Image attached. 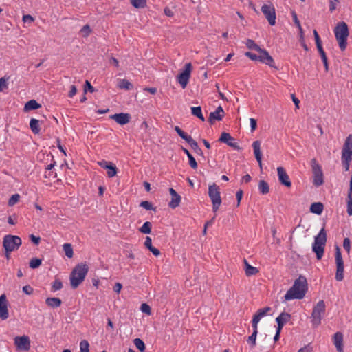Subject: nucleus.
Wrapping results in <instances>:
<instances>
[{"label":"nucleus","mask_w":352,"mask_h":352,"mask_svg":"<svg viewBox=\"0 0 352 352\" xmlns=\"http://www.w3.org/2000/svg\"><path fill=\"white\" fill-rule=\"evenodd\" d=\"M46 305L51 308H57L59 307L62 301L60 298L56 297L47 298L45 300Z\"/></svg>","instance_id":"obj_26"},{"label":"nucleus","mask_w":352,"mask_h":352,"mask_svg":"<svg viewBox=\"0 0 352 352\" xmlns=\"http://www.w3.org/2000/svg\"><path fill=\"white\" fill-rule=\"evenodd\" d=\"M42 263V260L40 258H32L30 261V267L32 269L38 267Z\"/></svg>","instance_id":"obj_45"},{"label":"nucleus","mask_w":352,"mask_h":352,"mask_svg":"<svg viewBox=\"0 0 352 352\" xmlns=\"http://www.w3.org/2000/svg\"><path fill=\"white\" fill-rule=\"evenodd\" d=\"M140 309L143 313L146 314L147 315H150L151 314L150 306L146 303L142 304Z\"/></svg>","instance_id":"obj_51"},{"label":"nucleus","mask_w":352,"mask_h":352,"mask_svg":"<svg viewBox=\"0 0 352 352\" xmlns=\"http://www.w3.org/2000/svg\"><path fill=\"white\" fill-rule=\"evenodd\" d=\"M34 19L30 14H26L23 16V21L24 23H32Z\"/></svg>","instance_id":"obj_61"},{"label":"nucleus","mask_w":352,"mask_h":352,"mask_svg":"<svg viewBox=\"0 0 352 352\" xmlns=\"http://www.w3.org/2000/svg\"><path fill=\"white\" fill-rule=\"evenodd\" d=\"M220 142L226 143L228 146L239 149V146L237 143L234 142V139L228 133H222L219 140Z\"/></svg>","instance_id":"obj_20"},{"label":"nucleus","mask_w":352,"mask_h":352,"mask_svg":"<svg viewBox=\"0 0 352 352\" xmlns=\"http://www.w3.org/2000/svg\"><path fill=\"white\" fill-rule=\"evenodd\" d=\"M41 105L38 104L36 100H31L26 102L24 107V110L25 111H31V110H35L38 108H40Z\"/></svg>","instance_id":"obj_29"},{"label":"nucleus","mask_w":352,"mask_h":352,"mask_svg":"<svg viewBox=\"0 0 352 352\" xmlns=\"http://www.w3.org/2000/svg\"><path fill=\"white\" fill-rule=\"evenodd\" d=\"M63 247V250L65 252V255L68 258H72L74 254L73 248L72 247V245L70 243H65Z\"/></svg>","instance_id":"obj_39"},{"label":"nucleus","mask_w":352,"mask_h":352,"mask_svg":"<svg viewBox=\"0 0 352 352\" xmlns=\"http://www.w3.org/2000/svg\"><path fill=\"white\" fill-rule=\"evenodd\" d=\"M140 206L147 210H153L151 203L148 201H142Z\"/></svg>","instance_id":"obj_52"},{"label":"nucleus","mask_w":352,"mask_h":352,"mask_svg":"<svg viewBox=\"0 0 352 352\" xmlns=\"http://www.w3.org/2000/svg\"><path fill=\"white\" fill-rule=\"evenodd\" d=\"M257 333H252L248 338V342L250 345L251 348H254L256 344Z\"/></svg>","instance_id":"obj_46"},{"label":"nucleus","mask_w":352,"mask_h":352,"mask_svg":"<svg viewBox=\"0 0 352 352\" xmlns=\"http://www.w3.org/2000/svg\"><path fill=\"white\" fill-rule=\"evenodd\" d=\"M131 3L135 8H144L146 6V0H131Z\"/></svg>","instance_id":"obj_36"},{"label":"nucleus","mask_w":352,"mask_h":352,"mask_svg":"<svg viewBox=\"0 0 352 352\" xmlns=\"http://www.w3.org/2000/svg\"><path fill=\"white\" fill-rule=\"evenodd\" d=\"M261 12L265 15L270 25H274L276 24V10L272 3L264 4L261 7Z\"/></svg>","instance_id":"obj_10"},{"label":"nucleus","mask_w":352,"mask_h":352,"mask_svg":"<svg viewBox=\"0 0 352 352\" xmlns=\"http://www.w3.org/2000/svg\"><path fill=\"white\" fill-rule=\"evenodd\" d=\"M250 123L251 131L253 132L256 130V129L257 127L256 120L251 118H250Z\"/></svg>","instance_id":"obj_56"},{"label":"nucleus","mask_w":352,"mask_h":352,"mask_svg":"<svg viewBox=\"0 0 352 352\" xmlns=\"http://www.w3.org/2000/svg\"><path fill=\"white\" fill-rule=\"evenodd\" d=\"M30 127L34 134L40 133L39 121L35 118H32L30 122Z\"/></svg>","instance_id":"obj_32"},{"label":"nucleus","mask_w":352,"mask_h":352,"mask_svg":"<svg viewBox=\"0 0 352 352\" xmlns=\"http://www.w3.org/2000/svg\"><path fill=\"white\" fill-rule=\"evenodd\" d=\"M191 71L192 65L190 63H188L185 65L184 70L182 71L177 76V81L183 89H184L188 83Z\"/></svg>","instance_id":"obj_11"},{"label":"nucleus","mask_w":352,"mask_h":352,"mask_svg":"<svg viewBox=\"0 0 352 352\" xmlns=\"http://www.w3.org/2000/svg\"><path fill=\"white\" fill-rule=\"evenodd\" d=\"M334 34L340 49L344 51L346 47V41L349 34L347 24L344 21L339 22L334 28Z\"/></svg>","instance_id":"obj_4"},{"label":"nucleus","mask_w":352,"mask_h":352,"mask_svg":"<svg viewBox=\"0 0 352 352\" xmlns=\"http://www.w3.org/2000/svg\"><path fill=\"white\" fill-rule=\"evenodd\" d=\"M118 87L120 89L129 90L132 89V84L126 79H120L118 84Z\"/></svg>","instance_id":"obj_33"},{"label":"nucleus","mask_w":352,"mask_h":352,"mask_svg":"<svg viewBox=\"0 0 352 352\" xmlns=\"http://www.w3.org/2000/svg\"><path fill=\"white\" fill-rule=\"evenodd\" d=\"M346 205H347V214L349 216H352V193H349L347 195L346 198Z\"/></svg>","instance_id":"obj_40"},{"label":"nucleus","mask_w":352,"mask_h":352,"mask_svg":"<svg viewBox=\"0 0 352 352\" xmlns=\"http://www.w3.org/2000/svg\"><path fill=\"white\" fill-rule=\"evenodd\" d=\"M326 305L324 300H319L314 307L311 316V322L314 327H318L321 323V320L324 315Z\"/></svg>","instance_id":"obj_6"},{"label":"nucleus","mask_w":352,"mask_h":352,"mask_svg":"<svg viewBox=\"0 0 352 352\" xmlns=\"http://www.w3.org/2000/svg\"><path fill=\"white\" fill-rule=\"evenodd\" d=\"M245 56L248 57L250 59H251L252 60H258V55H256L254 53H252L250 52H246L245 53Z\"/></svg>","instance_id":"obj_58"},{"label":"nucleus","mask_w":352,"mask_h":352,"mask_svg":"<svg viewBox=\"0 0 352 352\" xmlns=\"http://www.w3.org/2000/svg\"><path fill=\"white\" fill-rule=\"evenodd\" d=\"M191 113L193 116L199 118L201 121H204L205 118L202 114L201 108L200 107H191Z\"/></svg>","instance_id":"obj_35"},{"label":"nucleus","mask_w":352,"mask_h":352,"mask_svg":"<svg viewBox=\"0 0 352 352\" xmlns=\"http://www.w3.org/2000/svg\"><path fill=\"white\" fill-rule=\"evenodd\" d=\"M270 311H271V307H265L264 308L259 309L256 311V313L254 314L253 318L255 319H257V320L260 321L261 319L263 317L265 316Z\"/></svg>","instance_id":"obj_28"},{"label":"nucleus","mask_w":352,"mask_h":352,"mask_svg":"<svg viewBox=\"0 0 352 352\" xmlns=\"http://www.w3.org/2000/svg\"><path fill=\"white\" fill-rule=\"evenodd\" d=\"M20 200V195L19 194L12 195L8 200V206H13L17 204Z\"/></svg>","instance_id":"obj_43"},{"label":"nucleus","mask_w":352,"mask_h":352,"mask_svg":"<svg viewBox=\"0 0 352 352\" xmlns=\"http://www.w3.org/2000/svg\"><path fill=\"white\" fill-rule=\"evenodd\" d=\"M144 245L148 248L155 256L160 254V251L152 245V239L149 236H146L144 242Z\"/></svg>","instance_id":"obj_27"},{"label":"nucleus","mask_w":352,"mask_h":352,"mask_svg":"<svg viewBox=\"0 0 352 352\" xmlns=\"http://www.w3.org/2000/svg\"><path fill=\"white\" fill-rule=\"evenodd\" d=\"M311 166L314 175L313 184L316 186H320L324 183L322 167L316 159L311 160Z\"/></svg>","instance_id":"obj_9"},{"label":"nucleus","mask_w":352,"mask_h":352,"mask_svg":"<svg viewBox=\"0 0 352 352\" xmlns=\"http://www.w3.org/2000/svg\"><path fill=\"white\" fill-rule=\"evenodd\" d=\"M310 211L316 214H320L323 211V205L320 202L314 203L311 205Z\"/></svg>","instance_id":"obj_31"},{"label":"nucleus","mask_w":352,"mask_h":352,"mask_svg":"<svg viewBox=\"0 0 352 352\" xmlns=\"http://www.w3.org/2000/svg\"><path fill=\"white\" fill-rule=\"evenodd\" d=\"M105 169L107 170V173L109 177H113L117 174V168L112 163H110L109 166H105Z\"/></svg>","instance_id":"obj_37"},{"label":"nucleus","mask_w":352,"mask_h":352,"mask_svg":"<svg viewBox=\"0 0 352 352\" xmlns=\"http://www.w3.org/2000/svg\"><path fill=\"white\" fill-rule=\"evenodd\" d=\"M225 112L221 106H219L217 109L211 112L209 116L208 121L210 124H213L214 121L217 120L220 121L224 117Z\"/></svg>","instance_id":"obj_19"},{"label":"nucleus","mask_w":352,"mask_h":352,"mask_svg":"<svg viewBox=\"0 0 352 352\" xmlns=\"http://www.w3.org/2000/svg\"><path fill=\"white\" fill-rule=\"evenodd\" d=\"M169 192L171 195V201L168 204V206L171 208H175L179 206L181 202V196L172 188L169 189Z\"/></svg>","instance_id":"obj_21"},{"label":"nucleus","mask_w":352,"mask_h":352,"mask_svg":"<svg viewBox=\"0 0 352 352\" xmlns=\"http://www.w3.org/2000/svg\"><path fill=\"white\" fill-rule=\"evenodd\" d=\"M341 157L352 158V134L349 135L345 140Z\"/></svg>","instance_id":"obj_16"},{"label":"nucleus","mask_w":352,"mask_h":352,"mask_svg":"<svg viewBox=\"0 0 352 352\" xmlns=\"http://www.w3.org/2000/svg\"><path fill=\"white\" fill-rule=\"evenodd\" d=\"M33 291L34 289L30 285H25L23 287V292L28 295L32 294Z\"/></svg>","instance_id":"obj_57"},{"label":"nucleus","mask_w":352,"mask_h":352,"mask_svg":"<svg viewBox=\"0 0 352 352\" xmlns=\"http://www.w3.org/2000/svg\"><path fill=\"white\" fill-rule=\"evenodd\" d=\"M341 160L345 171H348L349 170L350 163L352 160V158L341 157Z\"/></svg>","instance_id":"obj_48"},{"label":"nucleus","mask_w":352,"mask_h":352,"mask_svg":"<svg viewBox=\"0 0 352 352\" xmlns=\"http://www.w3.org/2000/svg\"><path fill=\"white\" fill-rule=\"evenodd\" d=\"M290 314L288 313L283 312L276 318V321L278 323V328L282 329L284 324L290 319Z\"/></svg>","instance_id":"obj_25"},{"label":"nucleus","mask_w":352,"mask_h":352,"mask_svg":"<svg viewBox=\"0 0 352 352\" xmlns=\"http://www.w3.org/2000/svg\"><path fill=\"white\" fill-rule=\"evenodd\" d=\"M152 225L151 222L146 221L142 226L139 229L140 232L143 234H150L151 232Z\"/></svg>","instance_id":"obj_38"},{"label":"nucleus","mask_w":352,"mask_h":352,"mask_svg":"<svg viewBox=\"0 0 352 352\" xmlns=\"http://www.w3.org/2000/svg\"><path fill=\"white\" fill-rule=\"evenodd\" d=\"M277 174L278 180L281 184L287 188H290L292 186V182L283 167L279 166L277 168Z\"/></svg>","instance_id":"obj_15"},{"label":"nucleus","mask_w":352,"mask_h":352,"mask_svg":"<svg viewBox=\"0 0 352 352\" xmlns=\"http://www.w3.org/2000/svg\"><path fill=\"white\" fill-rule=\"evenodd\" d=\"M257 52L259 54L258 55V61L265 63L271 67L276 68L273 58L270 55L266 50L260 48V50H258Z\"/></svg>","instance_id":"obj_13"},{"label":"nucleus","mask_w":352,"mask_h":352,"mask_svg":"<svg viewBox=\"0 0 352 352\" xmlns=\"http://www.w3.org/2000/svg\"><path fill=\"white\" fill-rule=\"evenodd\" d=\"M8 78L2 77L0 78V91H3V89H7L8 86Z\"/></svg>","instance_id":"obj_50"},{"label":"nucleus","mask_w":352,"mask_h":352,"mask_svg":"<svg viewBox=\"0 0 352 352\" xmlns=\"http://www.w3.org/2000/svg\"><path fill=\"white\" fill-rule=\"evenodd\" d=\"M174 129L181 138L190 144V146L194 151L198 149L199 146L197 142L195 140H194L190 135H188V134L184 133L178 126H175Z\"/></svg>","instance_id":"obj_14"},{"label":"nucleus","mask_w":352,"mask_h":352,"mask_svg":"<svg viewBox=\"0 0 352 352\" xmlns=\"http://www.w3.org/2000/svg\"><path fill=\"white\" fill-rule=\"evenodd\" d=\"M22 241L19 236L15 235H6L3 239V246L6 252V257H9V253L17 250Z\"/></svg>","instance_id":"obj_5"},{"label":"nucleus","mask_w":352,"mask_h":352,"mask_svg":"<svg viewBox=\"0 0 352 352\" xmlns=\"http://www.w3.org/2000/svg\"><path fill=\"white\" fill-rule=\"evenodd\" d=\"M89 344L87 340H83L80 342V352H89Z\"/></svg>","instance_id":"obj_47"},{"label":"nucleus","mask_w":352,"mask_h":352,"mask_svg":"<svg viewBox=\"0 0 352 352\" xmlns=\"http://www.w3.org/2000/svg\"><path fill=\"white\" fill-rule=\"evenodd\" d=\"M343 248L345 249L346 251L348 252L350 251L351 248V241L349 238H345L343 241Z\"/></svg>","instance_id":"obj_54"},{"label":"nucleus","mask_w":352,"mask_h":352,"mask_svg":"<svg viewBox=\"0 0 352 352\" xmlns=\"http://www.w3.org/2000/svg\"><path fill=\"white\" fill-rule=\"evenodd\" d=\"M110 118L120 125L129 123L131 120L130 114L124 113H116L111 116Z\"/></svg>","instance_id":"obj_18"},{"label":"nucleus","mask_w":352,"mask_h":352,"mask_svg":"<svg viewBox=\"0 0 352 352\" xmlns=\"http://www.w3.org/2000/svg\"><path fill=\"white\" fill-rule=\"evenodd\" d=\"M30 239L32 242L36 245H38L41 241V238L39 236H36L34 234L30 235Z\"/></svg>","instance_id":"obj_64"},{"label":"nucleus","mask_w":352,"mask_h":352,"mask_svg":"<svg viewBox=\"0 0 352 352\" xmlns=\"http://www.w3.org/2000/svg\"><path fill=\"white\" fill-rule=\"evenodd\" d=\"M335 262L336 265L335 278L337 281L340 282L344 279V261L340 249L338 246L336 247Z\"/></svg>","instance_id":"obj_8"},{"label":"nucleus","mask_w":352,"mask_h":352,"mask_svg":"<svg viewBox=\"0 0 352 352\" xmlns=\"http://www.w3.org/2000/svg\"><path fill=\"white\" fill-rule=\"evenodd\" d=\"M14 344L19 351H28L30 349V340L28 336L15 337Z\"/></svg>","instance_id":"obj_12"},{"label":"nucleus","mask_w":352,"mask_h":352,"mask_svg":"<svg viewBox=\"0 0 352 352\" xmlns=\"http://www.w3.org/2000/svg\"><path fill=\"white\" fill-rule=\"evenodd\" d=\"M248 48L255 51L260 50V47L252 39H248L245 42Z\"/></svg>","instance_id":"obj_41"},{"label":"nucleus","mask_w":352,"mask_h":352,"mask_svg":"<svg viewBox=\"0 0 352 352\" xmlns=\"http://www.w3.org/2000/svg\"><path fill=\"white\" fill-rule=\"evenodd\" d=\"M244 263V270L247 276H251L258 273L259 270L257 267L252 266L248 261L245 258Z\"/></svg>","instance_id":"obj_24"},{"label":"nucleus","mask_w":352,"mask_h":352,"mask_svg":"<svg viewBox=\"0 0 352 352\" xmlns=\"http://www.w3.org/2000/svg\"><path fill=\"white\" fill-rule=\"evenodd\" d=\"M333 342L338 352H344L343 349V334L341 332H336L333 337Z\"/></svg>","instance_id":"obj_22"},{"label":"nucleus","mask_w":352,"mask_h":352,"mask_svg":"<svg viewBox=\"0 0 352 352\" xmlns=\"http://www.w3.org/2000/svg\"><path fill=\"white\" fill-rule=\"evenodd\" d=\"M89 267L86 263L77 265L72 270L70 275L71 286L75 289L85 280L88 272Z\"/></svg>","instance_id":"obj_2"},{"label":"nucleus","mask_w":352,"mask_h":352,"mask_svg":"<svg viewBox=\"0 0 352 352\" xmlns=\"http://www.w3.org/2000/svg\"><path fill=\"white\" fill-rule=\"evenodd\" d=\"M258 190L263 195L267 194L270 191L268 184L264 180L260 181L258 184Z\"/></svg>","instance_id":"obj_34"},{"label":"nucleus","mask_w":352,"mask_h":352,"mask_svg":"<svg viewBox=\"0 0 352 352\" xmlns=\"http://www.w3.org/2000/svg\"><path fill=\"white\" fill-rule=\"evenodd\" d=\"M252 148L254 150V154L255 156V158L258 163L259 164V166L261 167L262 166V153L261 151V142L258 140L254 141L252 143Z\"/></svg>","instance_id":"obj_23"},{"label":"nucleus","mask_w":352,"mask_h":352,"mask_svg":"<svg viewBox=\"0 0 352 352\" xmlns=\"http://www.w3.org/2000/svg\"><path fill=\"white\" fill-rule=\"evenodd\" d=\"M76 92H77L76 87L75 85H72L70 87V91L68 93V96L69 98H73L76 94Z\"/></svg>","instance_id":"obj_60"},{"label":"nucleus","mask_w":352,"mask_h":352,"mask_svg":"<svg viewBox=\"0 0 352 352\" xmlns=\"http://www.w3.org/2000/svg\"><path fill=\"white\" fill-rule=\"evenodd\" d=\"M307 290V283L305 277L300 276L295 281L293 286L285 295L286 300L293 299H302L305 297Z\"/></svg>","instance_id":"obj_1"},{"label":"nucleus","mask_w":352,"mask_h":352,"mask_svg":"<svg viewBox=\"0 0 352 352\" xmlns=\"http://www.w3.org/2000/svg\"><path fill=\"white\" fill-rule=\"evenodd\" d=\"M164 13L165 14V15H166L167 16H174V12L168 7H166L164 9Z\"/></svg>","instance_id":"obj_62"},{"label":"nucleus","mask_w":352,"mask_h":352,"mask_svg":"<svg viewBox=\"0 0 352 352\" xmlns=\"http://www.w3.org/2000/svg\"><path fill=\"white\" fill-rule=\"evenodd\" d=\"M243 191L242 190H239L236 192V199H237V206H239L240 205V202L241 201V199L243 197Z\"/></svg>","instance_id":"obj_63"},{"label":"nucleus","mask_w":352,"mask_h":352,"mask_svg":"<svg viewBox=\"0 0 352 352\" xmlns=\"http://www.w3.org/2000/svg\"><path fill=\"white\" fill-rule=\"evenodd\" d=\"M182 151L187 155L189 161V165L193 169L197 168V163L195 159V157L190 154L189 151L185 148H182Z\"/></svg>","instance_id":"obj_30"},{"label":"nucleus","mask_w":352,"mask_h":352,"mask_svg":"<svg viewBox=\"0 0 352 352\" xmlns=\"http://www.w3.org/2000/svg\"><path fill=\"white\" fill-rule=\"evenodd\" d=\"M259 321L257 320V319H255V318H252V329H253V332L254 333H257L258 334V324Z\"/></svg>","instance_id":"obj_55"},{"label":"nucleus","mask_w":352,"mask_h":352,"mask_svg":"<svg viewBox=\"0 0 352 352\" xmlns=\"http://www.w3.org/2000/svg\"><path fill=\"white\" fill-rule=\"evenodd\" d=\"M62 287H63L62 282L58 279H56L52 283L51 290H52V292H55L56 291L61 289Z\"/></svg>","instance_id":"obj_42"},{"label":"nucleus","mask_w":352,"mask_h":352,"mask_svg":"<svg viewBox=\"0 0 352 352\" xmlns=\"http://www.w3.org/2000/svg\"><path fill=\"white\" fill-rule=\"evenodd\" d=\"M91 32L90 26L89 25H84L80 30V32L84 37H87Z\"/></svg>","instance_id":"obj_49"},{"label":"nucleus","mask_w":352,"mask_h":352,"mask_svg":"<svg viewBox=\"0 0 352 352\" xmlns=\"http://www.w3.org/2000/svg\"><path fill=\"white\" fill-rule=\"evenodd\" d=\"M133 342L136 348L138 349L141 352H143L145 350V344L141 339L135 338L134 339Z\"/></svg>","instance_id":"obj_44"},{"label":"nucleus","mask_w":352,"mask_h":352,"mask_svg":"<svg viewBox=\"0 0 352 352\" xmlns=\"http://www.w3.org/2000/svg\"><path fill=\"white\" fill-rule=\"evenodd\" d=\"M208 196L212 204V210L216 212L221 206V198L220 188L215 183L210 185L208 187Z\"/></svg>","instance_id":"obj_7"},{"label":"nucleus","mask_w":352,"mask_h":352,"mask_svg":"<svg viewBox=\"0 0 352 352\" xmlns=\"http://www.w3.org/2000/svg\"><path fill=\"white\" fill-rule=\"evenodd\" d=\"M318 50V52L321 56V58H322V60L324 61V60H327V56H326V54L322 48V46L321 47H317Z\"/></svg>","instance_id":"obj_59"},{"label":"nucleus","mask_w":352,"mask_h":352,"mask_svg":"<svg viewBox=\"0 0 352 352\" xmlns=\"http://www.w3.org/2000/svg\"><path fill=\"white\" fill-rule=\"evenodd\" d=\"M8 300L6 296L2 294L0 296V318L1 320H6L8 318Z\"/></svg>","instance_id":"obj_17"},{"label":"nucleus","mask_w":352,"mask_h":352,"mask_svg":"<svg viewBox=\"0 0 352 352\" xmlns=\"http://www.w3.org/2000/svg\"><path fill=\"white\" fill-rule=\"evenodd\" d=\"M314 38L316 41V47H321L322 41H321L320 38L318 34V32L316 30H314Z\"/></svg>","instance_id":"obj_53"},{"label":"nucleus","mask_w":352,"mask_h":352,"mask_svg":"<svg viewBox=\"0 0 352 352\" xmlns=\"http://www.w3.org/2000/svg\"><path fill=\"white\" fill-rule=\"evenodd\" d=\"M327 242V233L323 226L319 233L314 237L312 245V250L316 254L318 260H320L324 255V248Z\"/></svg>","instance_id":"obj_3"}]
</instances>
